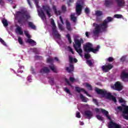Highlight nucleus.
Returning a JSON list of instances; mask_svg holds the SVG:
<instances>
[{"mask_svg":"<svg viewBox=\"0 0 128 128\" xmlns=\"http://www.w3.org/2000/svg\"><path fill=\"white\" fill-rule=\"evenodd\" d=\"M94 110L96 114H100V112H102V114H104L105 116L109 120H110V122L108 123V128H122V126H120V125L112 122V119L110 118V116H108V111L104 109L98 108H96Z\"/></svg>","mask_w":128,"mask_h":128,"instance_id":"3","label":"nucleus"},{"mask_svg":"<svg viewBox=\"0 0 128 128\" xmlns=\"http://www.w3.org/2000/svg\"><path fill=\"white\" fill-rule=\"evenodd\" d=\"M69 62H70V66L66 68V70L68 72H74V65L72 62H78V59L72 57V56H69Z\"/></svg>","mask_w":128,"mask_h":128,"instance_id":"8","label":"nucleus"},{"mask_svg":"<svg viewBox=\"0 0 128 128\" xmlns=\"http://www.w3.org/2000/svg\"><path fill=\"white\" fill-rule=\"evenodd\" d=\"M118 109L119 110H122V106L118 107Z\"/></svg>","mask_w":128,"mask_h":128,"instance_id":"58","label":"nucleus"},{"mask_svg":"<svg viewBox=\"0 0 128 128\" xmlns=\"http://www.w3.org/2000/svg\"><path fill=\"white\" fill-rule=\"evenodd\" d=\"M118 6H124L126 4L124 0H116Z\"/></svg>","mask_w":128,"mask_h":128,"instance_id":"19","label":"nucleus"},{"mask_svg":"<svg viewBox=\"0 0 128 128\" xmlns=\"http://www.w3.org/2000/svg\"><path fill=\"white\" fill-rule=\"evenodd\" d=\"M86 36L87 38H88V36H90V33H88V32H86Z\"/></svg>","mask_w":128,"mask_h":128,"instance_id":"54","label":"nucleus"},{"mask_svg":"<svg viewBox=\"0 0 128 128\" xmlns=\"http://www.w3.org/2000/svg\"><path fill=\"white\" fill-rule=\"evenodd\" d=\"M80 113L78 112H76V118H80Z\"/></svg>","mask_w":128,"mask_h":128,"instance_id":"45","label":"nucleus"},{"mask_svg":"<svg viewBox=\"0 0 128 128\" xmlns=\"http://www.w3.org/2000/svg\"><path fill=\"white\" fill-rule=\"evenodd\" d=\"M8 2H12V0H8Z\"/></svg>","mask_w":128,"mask_h":128,"instance_id":"61","label":"nucleus"},{"mask_svg":"<svg viewBox=\"0 0 128 128\" xmlns=\"http://www.w3.org/2000/svg\"><path fill=\"white\" fill-rule=\"evenodd\" d=\"M34 2L35 4H36V7L37 8V10L38 12V14L40 18H41L43 22H44V20H46V15L44 14V12H46L47 16L50 18V7L48 6H42V10L40 9V6H38V0H34ZM27 2H28V4H29L30 8H32V4H30V0H27Z\"/></svg>","mask_w":128,"mask_h":128,"instance_id":"2","label":"nucleus"},{"mask_svg":"<svg viewBox=\"0 0 128 128\" xmlns=\"http://www.w3.org/2000/svg\"><path fill=\"white\" fill-rule=\"evenodd\" d=\"M2 22L4 26H8V21L6 19H3L2 20Z\"/></svg>","mask_w":128,"mask_h":128,"instance_id":"32","label":"nucleus"},{"mask_svg":"<svg viewBox=\"0 0 128 128\" xmlns=\"http://www.w3.org/2000/svg\"><path fill=\"white\" fill-rule=\"evenodd\" d=\"M36 58L38 60H40V58H42V57H40V56H36Z\"/></svg>","mask_w":128,"mask_h":128,"instance_id":"56","label":"nucleus"},{"mask_svg":"<svg viewBox=\"0 0 128 128\" xmlns=\"http://www.w3.org/2000/svg\"><path fill=\"white\" fill-rule=\"evenodd\" d=\"M49 82L51 84H54V78H50L49 80Z\"/></svg>","mask_w":128,"mask_h":128,"instance_id":"51","label":"nucleus"},{"mask_svg":"<svg viewBox=\"0 0 128 128\" xmlns=\"http://www.w3.org/2000/svg\"><path fill=\"white\" fill-rule=\"evenodd\" d=\"M16 18H18V16H22V20H27L30 18V14L26 12V10L24 9L21 12H18L14 15Z\"/></svg>","mask_w":128,"mask_h":128,"instance_id":"6","label":"nucleus"},{"mask_svg":"<svg viewBox=\"0 0 128 128\" xmlns=\"http://www.w3.org/2000/svg\"><path fill=\"white\" fill-rule=\"evenodd\" d=\"M16 8V6H14V7H13V8Z\"/></svg>","mask_w":128,"mask_h":128,"instance_id":"62","label":"nucleus"},{"mask_svg":"<svg viewBox=\"0 0 128 128\" xmlns=\"http://www.w3.org/2000/svg\"><path fill=\"white\" fill-rule=\"evenodd\" d=\"M82 114L88 120L92 118V116H94V113L90 110L84 111V112H82Z\"/></svg>","mask_w":128,"mask_h":128,"instance_id":"16","label":"nucleus"},{"mask_svg":"<svg viewBox=\"0 0 128 128\" xmlns=\"http://www.w3.org/2000/svg\"><path fill=\"white\" fill-rule=\"evenodd\" d=\"M84 50L86 52H94V54H96L97 52H98V50H100V46H97L96 48L94 49L92 48V44L90 42H88L84 45Z\"/></svg>","mask_w":128,"mask_h":128,"instance_id":"7","label":"nucleus"},{"mask_svg":"<svg viewBox=\"0 0 128 128\" xmlns=\"http://www.w3.org/2000/svg\"><path fill=\"white\" fill-rule=\"evenodd\" d=\"M86 64H88V66H92L94 64V62L93 60H86Z\"/></svg>","mask_w":128,"mask_h":128,"instance_id":"27","label":"nucleus"},{"mask_svg":"<svg viewBox=\"0 0 128 128\" xmlns=\"http://www.w3.org/2000/svg\"><path fill=\"white\" fill-rule=\"evenodd\" d=\"M24 66H20V68L18 70V72H20V74H22L24 71L23 70H22V69L24 70Z\"/></svg>","mask_w":128,"mask_h":128,"instance_id":"36","label":"nucleus"},{"mask_svg":"<svg viewBox=\"0 0 128 128\" xmlns=\"http://www.w3.org/2000/svg\"><path fill=\"white\" fill-rule=\"evenodd\" d=\"M85 12L88 14H90V9L88 8H85Z\"/></svg>","mask_w":128,"mask_h":128,"instance_id":"49","label":"nucleus"},{"mask_svg":"<svg viewBox=\"0 0 128 128\" xmlns=\"http://www.w3.org/2000/svg\"><path fill=\"white\" fill-rule=\"evenodd\" d=\"M82 6H84V2L82 0L78 1L76 3V12L77 16L80 14Z\"/></svg>","mask_w":128,"mask_h":128,"instance_id":"10","label":"nucleus"},{"mask_svg":"<svg viewBox=\"0 0 128 128\" xmlns=\"http://www.w3.org/2000/svg\"><path fill=\"white\" fill-rule=\"evenodd\" d=\"M27 80L28 82H32V76H28Z\"/></svg>","mask_w":128,"mask_h":128,"instance_id":"44","label":"nucleus"},{"mask_svg":"<svg viewBox=\"0 0 128 128\" xmlns=\"http://www.w3.org/2000/svg\"><path fill=\"white\" fill-rule=\"evenodd\" d=\"M31 72L32 74H34V70L33 69V68H31Z\"/></svg>","mask_w":128,"mask_h":128,"instance_id":"55","label":"nucleus"},{"mask_svg":"<svg viewBox=\"0 0 128 128\" xmlns=\"http://www.w3.org/2000/svg\"><path fill=\"white\" fill-rule=\"evenodd\" d=\"M16 33L17 34H24V32H22V28L18 26L17 27V28L16 29Z\"/></svg>","mask_w":128,"mask_h":128,"instance_id":"22","label":"nucleus"},{"mask_svg":"<svg viewBox=\"0 0 128 128\" xmlns=\"http://www.w3.org/2000/svg\"><path fill=\"white\" fill-rule=\"evenodd\" d=\"M84 58H86V59L90 58V56L89 54H86L84 55Z\"/></svg>","mask_w":128,"mask_h":128,"instance_id":"50","label":"nucleus"},{"mask_svg":"<svg viewBox=\"0 0 128 128\" xmlns=\"http://www.w3.org/2000/svg\"><path fill=\"white\" fill-rule=\"evenodd\" d=\"M51 24L52 26V34L54 36V38H60V35L58 34V30H56V23H54V20L51 19Z\"/></svg>","mask_w":128,"mask_h":128,"instance_id":"9","label":"nucleus"},{"mask_svg":"<svg viewBox=\"0 0 128 128\" xmlns=\"http://www.w3.org/2000/svg\"><path fill=\"white\" fill-rule=\"evenodd\" d=\"M53 10L56 14H57V16H60L62 14V12H60V11L56 10V6H53Z\"/></svg>","mask_w":128,"mask_h":128,"instance_id":"28","label":"nucleus"},{"mask_svg":"<svg viewBox=\"0 0 128 128\" xmlns=\"http://www.w3.org/2000/svg\"><path fill=\"white\" fill-rule=\"evenodd\" d=\"M24 32L25 36H27L28 38H32V36H30V34H28V32L24 31Z\"/></svg>","mask_w":128,"mask_h":128,"instance_id":"37","label":"nucleus"},{"mask_svg":"<svg viewBox=\"0 0 128 128\" xmlns=\"http://www.w3.org/2000/svg\"><path fill=\"white\" fill-rule=\"evenodd\" d=\"M95 90L98 94H100L102 96L106 98H107L108 100H112L114 102H116V97L112 96L110 92L106 90L98 89V88H96Z\"/></svg>","mask_w":128,"mask_h":128,"instance_id":"5","label":"nucleus"},{"mask_svg":"<svg viewBox=\"0 0 128 128\" xmlns=\"http://www.w3.org/2000/svg\"><path fill=\"white\" fill-rule=\"evenodd\" d=\"M126 56H124L120 58V61L121 62H124L126 60Z\"/></svg>","mask_w":128,"mask_h":128,"instance_id":"47","label":"nucleus"},{"mask_svg":"<svg viewBox=\"0 0 128 128\" xmlns=\"http://www.w3.org/2000/svg\"><path fill=\"white\" fill-rule=\"evenodd\" d=\"M112 20V18L110 17H108L106 19H105L104 21L100 24L94 23L93 26L94 28L91 32L94 38L96 36H98L100 32H106L108 30V24Z\"/></svg>","mask_w":128,"mask_h":128,"instance_id":"1","label":"nucleus"},{"mask_svg":"<svg viewBox=\"0 0 128 128\" xmlns=\"http://www.w3.org/2000/svg\"><path fill=\"white\" fill-rule=\"evenodd\" d=\"M40 74H48L50 72V69L48 68L47 67H44L40 70Z\"/></svg>","mask_w":128,"mask_h":128,"instance_id":"21","label":"nucleus"},{"mask_svg":"<svg viewBox=\"0 0 128 128\" xmlns=\"http://www.w3.org/2000/svg\"><path fill=\"white\" fill-rule=\"evenodd\" d=\"M96 118L98 120H100L101 122H102L104 120L103 117L100 115H96Z\"/></svg>","mask_w":128,"mask_h":128,"instance_id":"35","label":"nucleus"},{"mask_svg":"<svg viewBox=\"0 0 128 128\" xmlns=\"http://www.w3.org/2000/svg\"><path fill=\"white\" fill-rule=\"evenodd\" d=\"M67 50H68V52H70L72 54H74V50L70 46H68L67 48Z\"/></svg>","mask_w":128,"mask_h":128,"instance_id":"38","label":"nucleus"},{"mask_svg":"<svg viewBox=\"0 0 128 128\" xmlns=\"http://www.w3.org/2000/svg\"><path fill=\"white\" fill-rule=\"evenodd\" d=\"M0 42L3 44V46H6V44L4 42V41L0 38Z\"/></svg>","mask_w":128,"mask_h":128,"instance_id":"39","label":"nucleus"},{"mask_svg":"<svg viewBox=\"0 0 128 128\" xmlns=\"http://www.w3.org/2000/svg\"><path fill=\"white\" fill-rule=\"evenodd\" d=\"M75 90L76 92H83L85 93L86 94V96H88L90 97V95L88 93V92L86 91V90H84L82 88H80V87L76 86L75 88Z\"/></svg>","mask_w":128,"mask_h":128,"instance_id":"18","label":"nucleus"},{"mask_svg":"<svg viewBox=\"0 0 128 128\" xmlns=\"http://www.w3.org/2000/svg\"><path fill=\"white\" fill-rule=\"evenodd\" d=\"M85 86H86V88H88V90H92V86H90V84L88 83L85 84Z\"/></svg>","mask_w":128,"mask_h":128,"instance_id":"30","label":"nucleus"},{"mask_svg":"<svg viewBox=\"0 0 128 128\" xmlns=\"http://www.w3.org/2000/svg\"><path fill=\"white\" fill-rule=\"evenodd\" d=\"M2 2V0H0V4Z\"/></svg>","mask_w":128,"mask_h":128,"instance_id":"60","label":"nucleus"},{"mask_svg":"<svg viewBox=\"0 0 128 128\" xmlns=\"http://www.w3.org/2000/svg\"><path fill=\"white\" fill-rule=\"evenodd\" d=\"M114 4V0H105L104 2V6H112Z\"/></svg>","mask_w":128,"mask_h":128,"instance_id":"20","label":"nucleus"},{"mask_svg":"<svg viewBox=\"0 0 128 128\" xmlns=\"http://www.w3.org/2000/svg\"><path fill=\"white\" fill-rule=\"evenodd\" d=\"M118 98L119 102H120V104H126V100H124V98L120 97Z\"/></svg>","mask_w":128,"mask_h":128,"instance_id":"33","label":"nucleus"},{"mask_svg":"<svg viewBox=\"0 0 128 128\" xmlns=\"http://www.w3.org/2000/svg\"><path fill=\"white\" fill-rule=\"evenodd\" d=\"M47 62L48 64H50L49 67L50 68V70H52L54 72H56V66L52 64L54 62V60L52 58H49L47 59Z\"/></svg>","mask_w":128,"mask_h":128,"instance_id":"11","label":"nucleus"},{"mask_svg":"<svg viewBox=\"0 0 128 128\" xmlns=\"http://www.w3.org/2000/svg\"><path fill=\"white\" fill-rule=\"evenodd\" d=\"M84 123L83 122H80V126H84Z\"/></svg>","mask_w":128,"mask_h":128,"instance_id":"57","label":"nucleus"},{"mask_svg":"<svg viewBox=\"0 0 128 128\" xmlns=\"http://www.w3.org/2000/svg\"><path fill=\"white\" fill-rule=\"evenodd\" d=\"M54 60H56V62H58V58L56 57L54 58Z\"/></svg>","mask_w":128,"mask_h":128,"instance_id":"59","label":"nucleus"},{"mask_svg":"<svg viewBox=\"0 0 128 128\" xmlns=\"http://www.w3.org/2000/svg\"><path fill=\"white\" fill-rule=\"evenodd\" d=\"M93 102L94 103H95V104H96V106H98V100H96V99H93Z\"/></svg>","mask_w":128,"mask_h":128,"instance_id":"52","label":"nucleus"},{"mask_svg":"<svg viewBox=\"0 0 128 128\" xmlns=\"http://www.w3.org/2000/svg\"><path fill=\"white\" fill-rule=\"evenodd\" d=\"M71 20L74 22H76V13H73L70 16Z\"/></svg>","mask_w":128,"mask_h":128,"instance_id":"24","label":"nucleus"},{"mask_svg":"<svg viewBox=\"0 0 128 128\" xmlns=\"http://www.w3.org/2000/svg\"><path fill=\"white\" fill-rule=\"evenodd\" d=\"M121 78L124 82H128V70H124L120 74Z\"/></svg>","mask_w":128,"mask_h":128,"instance_id":"15","label":"nucleus"},{"mask_svg":"<svg viewBox=\"0 0 128 128\" xmlns=\"http://www.w3.org/2000/svg\"><path fill=\"white\" fill-rule=\"evenodd\" d=\"M70 80L71 82H76V80L73 77H70Z\"/></svg>","mask_w":128,"mask_h":128,"instance_id":"46","label":"nucleus"},{"mask_svg":"<svg viewBox=\"0 0 128 128\" xmlns=\"http://www.w3.org/2000/svg\"><path fill=\"white\" fill-rule=\"evenodd\" d=\"M66 26L67 30L70 32V30H72V27H70V22H68V20L66 21Z\"/></svg>","mask_w":128,"mask_h":128,"instance_id":"25","label":"nucleus"},{"mask_svg":"<svg viewBox=\"0 0 128 128\" xmlns=\"http://www.w3.org/2000/svg\"><path fill=\"white\" fill-rule=\"evenodd\" d=\"M28 24L31 28H32V30H36V26L34 24V23L32 22H28Z\"/></svg>","mask_w":128,"mask_h":128,"instance_id":"29","label":"nucleus"},{"mask_svg":"<svg viewBox=\"0 0 128 128\" xmlns=\"http://www.w3.org/2000/svg\"><path fill=\"white\" fill-rule=\"evenodd\" d=\"M80 98H81L82 100L84 102H86L88 100V99L84 96L82 94H80Z\"/></svg>","mask_w":128,"mask_h":128,"instance_id":"26","label":"nucleus"},{"mask_svg":"<svg viewBox=\"0 0 128 128\" xmlns=\"http://www.w3.org/2000/svg\"><path fill=\"white\" fill-rule=\"evenodd\" d=\"M95 14L96 16H100L102 14V11L97 10Z\"/></svg>","mask_w":128,"mask_h":128,"instance_id":"31","label":"nucleus"},{"mask_svg":"<svg viewBox=\"0 0 128 128\" xmlns=\"http://www.w3.org/2000/svg\"><path fill=\"white\" fill-rule=\"evenodd\" d=\"M124 110H122V116L124 118L128 120V106L126 105H122Z\"/></svg>","mask_w":128,"mask_h":128,"instance_id":"14","label":"nucleus"},{"mask_svg":"<svg viewBox=\"0 0 128 128\" xmlns=\"http://www.w3.org/2000/svg\"><path fill=\"white\" fill-rule=\"evenodd\" d=\"M74 42L75 44H74L73 46L75 48L76 52L78 54L83 58L82 56V44H84V40L82 38H79L78 36H75L74 37Z\"/></svg>","mask_w":128,"mask_h":128,"instance_id":"4","label":"nucleus"},{"mask_svg":"<svg viewBox=\"0 0 128 128\" xmlns=\"http://www.w3.org/2000/svg\"><path fill=\"white\" fill-rule=\"evenodd\" d=\"M27 42H28V44H31V46H36V42H34V40H32V39H28L26 40Z\"/></svg>","mask_w":128,"mask_h":128,"instance_id":"23","label":"nucleus"},{"mask_svg":"<svg viewBox=\"0 0 128 128\" xmlns=\"http://www.w3.org/2000/svg\"><path fill=\"white\" fill-rule=\"evenodd\" d=\"M114 16V18H122V14H115Z\"/></svg>","mask_w":128,"mask_h":128,"instance_id":"42","label":"nucleus"},{"mask_svg":"<svg viewBox=\"0 0 128 128\" xmlns=\"http://www.w3.org/2000/svg\"><path fill=\"white\" fill-rule=\"evenodd\" d=\"M66 38H68L69 43L72 44V38H70V34H68L66 35Z\"/></svg>","mask_w":128,"mask_h":128,"instance_id":"34","label":"nucleus"},{"mask_svg":"<svg viewBox=\"0 0 128 128\" xmlns=\"http://www.w3.org/2000/svg\"><path fill=\"white\" fill-rule=\"evenodd\" d=\"M114 68L112 64H106L104 66H102V70L105 72H108L109 70H110L112 68Z\"/></svg>","mask_w":128,"mask_h":128,"instance_id":"13","label":"nucleus"},{"mask_svg":"<svg viewBox=\"0 0 128 128\" xmlns=\"http://www.w3.org/2000/svg\"><path fill=\"white\" fill-rule=\"evenodd\" d=\"M68 4H69V3H68Z\"/></svg>","mask_w":128,"mask_h":128,"instance_id":"63","label":"nucleus"},{"mask_svg":"<svg viewBox=\"0 0 128 128\" xmlns=\"http://www.w3.org/2000/svg\"><path fill=\"white\" fill-rule=\"evenodd\" d=\"M64 92H66L67 94H68L70 96V94H70V90H68V88H64Z\"/></svg>","mask_w":128,"mask_h":128,"instance_id":"41","label":"nucleus"},{"mask_svg":"<svg viewBox=\"0 0 128 128\" xmlns=\"http://www.w3.org/2000/svg\"><path fill=\"white\" fill-rule=\"evenodd\" d=\"M106 62H114V59L112 58V57H109L108 58H107L106 59Z\"/></svg>","mask_w":128,"mask_h":128,"instance_id":"40","label":"nucleus"},{"mask_svg":"<svg viewBox=\"0 0 128 128\" xmlns=\"http://www.w3.org/2000/svg\"><path fill=\"white\" fill-rule=\"evenodd\" d=\"M66 82L67 84H69V86H70V82L68 81V79H66Z\"/></svg>","mask_w":128,"mask_h":128,"instance_id":"53","label":"nucleus"},{"mask_svg":"<svg viewBox=\"0 0 128 128\" xmlns=\"http://www.w3.org/2000/svg\"><path fill=\"white\" fill-rule=\"evenodd\" d=\"M62 12H66V6L63 5L62 7Z\"/></svg>","mask_w":128,"mask_h":128,"instance_id":"48","label":"nucleus"},{"mask_svg":"<svg viewBox=\"0 0 128 128\" xmlns=\"http://www.w3.org/2000/svg\"><path fill=\"white\" fill-rule=\"evenodd\" d=\"M58 22L59 29H60V30H64V22L62 21V16H60V20H58Z\"/></svg>","mask_w":128,"mask_h":128,"instance_id":"17","label":"nucleus"},{"mask_svg":"<svg viewBox=\"0 0 128 128\" xmlns=\"http://www.w3.org/2000/svg\"><path fill=\"white\" fill-rule=\"evenodd\" d=\"M111 88L120 92L122 90V85L120 82H117L114 85H111Z\"/></svg>","mask_w":128,"mask_h":128,"instance_id":"12","label":"nucleus"},{"mask_svg":"<svg viewBox=\"0 0 128 128\" xmlns=\"http://www.w3.org/2000/svg\"><path fill=\"white\" fill-rule=\"evenodd\" d=\"M18 42L20 44H24L22 42V38L20 37L18 38Z\"/></svg>","mask_w":128,"mask_h":128,"instance_id":"43","label":"nucleus"}]
</instances>
